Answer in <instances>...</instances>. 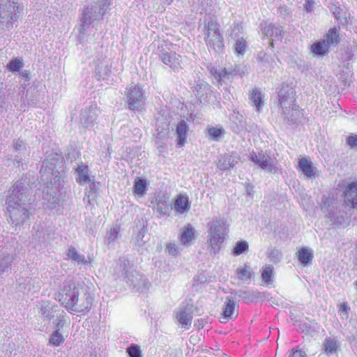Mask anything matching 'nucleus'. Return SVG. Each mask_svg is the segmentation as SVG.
<instances>
[{
  "mask_svg": "<svg viewBox=\"0 0 357 357\" xmlns=\"http://www.w3.org/2000/svg\"><path fill=\"white\" fill-rule=\"evenodd\" d=\"M126 352L130 357H143L140 347L136 344H131L126 349Z\"/></svg>",
  "mask_w": 357,
  "mask_h": 357,
  "instance_id": "obj_30",
  "label": "nucleus"
},
{
  "mask_svg": "<svg viewBox=\"0 0 357 357\" xmlns=\"http://www.w3.org/2000/svg\"><path fill=\"white\" fill-rule=\"evenodd\" d=\"M166 252L172 256H176L179 253V248L174 243H167L166 244Z\"/></svg>",
  "mask_w": 357,
  "mask_h": 357,
  "instance_id": "obj_35",
  "label": "nucleus"
},
{
  "mask_svg": "<svg viewBox=\"0 0 357 357\" xmlns=\"http://www.w3.org/2000/svg\"><path fill=\"white\" fill-rule=\"evenodd\" d=\"M249 245L247 241H240L236 243L232 250V255L234 256H238L244 252L248 250Z\"/></svg>",
  "mask_w": 357,
  "mask_h": 357,
  "instance_id": "obj_27",
  "label": "nucleus"
},
{
  "mask_svg": "<svg viewBox=\"0 0 357 357\" xmlns=\"http://www.w3.org/2000/svg\"><path fill=\"white\" fill-rule=\"evenodd\" d=\"M264 31L266 35H270V36H273L274 31L275 33V36H278L279 38L282 37V27L281 26H275L273 24H270L269 25L266 26L264 29Z\"/></svg>",
  "mask_w": 357,
  "mask_h": 357,
  "instance_id": "obj_28",
  "label": "nucleus"
},
{
  "mask_svg": "<svg viewBox=\"0 0 357 357\" xmlns=\"http://www.w3.org/2000/svg\"><path fill=\"white\" fill-rule=\"evenodd\" d=\"M273 270L271 266H266L261 270V278L264 282L271 284L273 282Z\"/></svg>",
  "mask_w": 357,
  "mask_h": 357,
  "instance_id": "obj_31",
  "label": "nucleus"
},
{
  "mask_svg": "<svg viewBox=\"0 0 357 357\" xmlns=\"http://www.w3.org/2000/svg\"><path fill=\"white\" fill-rule=\"evenodd\" d=\"M162 1L164 2H168V3H171L172 1V0H162Z\"/></svg>",
  "mask_w": 357,
  "mask_h": 357,
  "instance_id": "obj_44",
  "label": "nucleus"
},
{
  "mask_svg": "<svg viewBox=\"0 0 357 357\" xmlns=\"http://www.w3.org/2000/svg\"><path fill=\"white\" fill-rule=\"evenodd\" d=\"M347 144L351 147H357V135H351L346 138Z\"/></svg>",
  "mask_w": 357,
  "mask_h": 357,
  "instance_id": "obj_38",
  "label": "nucleus"
},
{
  "mask_svg": "<svg viewBox=\"0 0 357 357\" xmlns=\"http://www.w3.org/2000/svg\"><path fill=\"white\" fill-rule=\"evenodd\" d=\"M326 42L331 45H336L340 42V31L335 26L330 28L326 37Z\"/></svg>",
  "mask_w": 357,
  "mask_h": 357,
  "instance_id": "obj_19",
  "label": "nucleus"
},
{
  "mask_svg": "<svg viewBox=\"0 0 357 357\" xmlns=\"http://www.w3.org/2000/svg\"><path fill=\"white\" fill-rule=\"evenodd\" d=\"M198 236V232L191 224L184 225L178 235V238L184 245H190L194 243Z\"/></svg>",
  "mask_w": 357,
  "mask_h": 357,
  "instance_id": "obj_7",
  "label": "nucleus"
},
{
  "mask_svg": "<svg viewBox=\"0 0 357 357\" xmlns=\"http://www.w3.org/2000/svg\"><path fill=\"white\" fill-rule=\"evenodd\" d=\"M213 75H214L215 78L218 82H220L226 77V75H227V72L226 69H222L219 71H215Z\"/></svg>",
  "mask_w": 357,
  "mask_h": 357,
  "instance_id": "obj_39",
  "label": "nucleus"
},
{
  "mask_svg": "<svg viewBox=\"0 0 357 357\" xmlns=\"http://www.w3.org/2000/svg\"><path fill=\"white\" fill-rule=\"evenodd\" d=\"M312 52L317 56H323L330 52V45L325 39L314 43L310 46Z\"/></svg>",
  "mask_w": 357,
  "mask_h": 357,
  "instance_id": "obj_17",
  "label": "nucleus"
},
{
  "mask_svg": "<svg viewBox=\"0 0 357 357\" xmlns=\"http://www.w3.org/2000/svg\"><path fill=\"white\" fill-rule=\"evenodd\" d=\"M314 2L313 0H306L304 4V8L307 12H312L313 10V5Z\"/></svg>",
  "mask_w": 357,
  "mask_h": 357,
  "instance_id": "obj_40",
  "label": "nucleus"
},
{
  "mask_svg": "<svg viewBox=\"0 0 357 357\" xmlns=\"http://www.w3.org/2000/svg\"><path fill=\"white\" fill-rule=\"evenodd\" d=\"M128 108L132 111H140L145 105V91L137 84L127 88L126 92Z\"/></svg>",
  "mask_w": 357,
  "mask_h": 357,
  "instance_id": "obj_5",
  "label": "nucleus"
},
{
  "mask_svg": "<svg viewBox=\"0 0 357 357\" xmlns=\"http://www.w3.org/2000/svg\"><path fill=\"white\" fill-rule=\"evenodd\" d=\"M344 202L351 208L357 207V182L349 183L344 191Z\"/></svg>",
  "mask_w": 357,
  "mask_h": 357,
  "instance_id": "obj_12",
  "label": "nucleus"
},
{
  "mask_svg": "<svg viewBox=\"0 0 357 357\" xmlns=\"http://www.w3.org/2000/svg\"><path fill=\"white\" fill-rule=\"evenodd\" d=\"M209 243L208 250L211 254H217L225 240L227 225L225 220H214L208 223Z\"/></svg>",
  "mask_w": 357,
  "mask_h": 357,
  "instance_id": "obj_3",
  "label": "nucleus"
},
{
  "mask_svg": "<svg viewBox=\"0 0 357 357\" xmlns=\"http://www.w3.org/2000/svg\"><path fill=\"white\" fill-rule=\"evenodd\" d=\"M22 190V188L17 184L12 187V193L6 200L7 210L10 213L15 209H19L21 206L22 199L20 198V196L23 194Z\"/></svg>",
  "mask_w": 357,
  "mask_h": 357,
  "instance_id": "obj_8",
  "label": "nucleus"
},
{
  "mask_svg": "<svg viewBox=\"0 0 357 357\" xmlns=\"http://www.w3.org/2000/svg\"><path fill=\"white\" fill-rule=\"evenodd\" d=\"M342 11V9L340 7L335 8L333 14L335 15L336 19L340 20L341 18L340 16V12Z\"/></svg>",
  "mask_w": 357,
  "mask_h": 357,
  "instance_id": "obj_42",
  "label": "nucleus"
},
{
  "mask_svg": "<svg viewBox=\"0 0 357 357\" xmlns=\"http://www.w3.org/2000/svg\"><path fill=\"white\" fill-rule=\"evenodd\" d=\"M208 130L209 135L213 137L215 140H218V138L221 137L223 132L222 128H219L217 127H208Z\"/></svg>",
  "mask_w": 357,
  "mask_h": 357,
  "instance_id": "obj_36",
  "label": "nucleus"
},
{
  "mask_svg": "<svg viewBox=\"0 0 357 357\" xmlns=\"http://www.w3.org/2000/svg\"><path fill=\"white\" fill-rule=\"evenodd\" d=\"M204 41L208 51L219 53L225 50L224 38L220 31L219 23L213 18L204 26Z\"/></svg>",
  "mask_w": 357,
  "mask_h": 357,
  "instance_id": "obj_2",
  "label": "nucleus"
},
{
  "mask_svg": "<svg viewBox=\"0 0 357 357\" xmlns=\"http://www.w3.org/2000/svg\"><path fill=\"white\" fill-rule=\"evenodd\" d=\"M60 294L61 297L59 298V301L71 314L84 315L91 307L92 298L86 294L79 297L75 287L69 289L64 288Z\"/></svg>",
  "mask_w": 357,
  "mask_h": 357,
  "instance_id": "obj_1",
  "label": "nucleus"
},
{
  "mask_svg": "<svg viewBox=\"0 0 357 357\" xmlns=\"http://www.w3.org/2000/svg\"><path fill=\"white\" fill-rule=\"evenodd\" d=\"M247 44L243 38L238 40L235 43V52L238 54H244L246 52Z\"/></svg>",
  "mask_w": 357,
  "mask_h": 357,
  "instance_id": "obj_33",
  "label": "nucleus"
},
{
  "mask_svg": "<svg viewBox=\"0 0 357 357\" xmlns=\"http://www.w3.org/2000/svg\"><path fill=\"white\" fill-rule=\"evenodd\" d=\"M148 182L146 178L137 177L134 181L132 194L137 198L143 197L147 192Z\"/></svg>",
  "mask_w": 357,
  "mask_h": 357,
  "instance_id": "obj_15",
  "label": "nucleus"
},
{
  "mask_svg": "<svg viewBox=\"0 0 357 357\" xmlns=\"http://www.w3.org/2000/svg\"><path fill=\"white\" fill-rule=\"evenodd\" d=\"M189 126L185 121L181 120L176 126L177 145L183 147L187 142L188 132Z\"/></svg>",
  "mask_w": 357,
  "mask_h": 357,
  "instance_id": "obj_14",
  "label": "nucleus"
},
{
  "mask_svg": "<svg viewBox=\"0 0 357 357\" xmlns=\"http://www.w3.org/2000/svg\"><path fill=\"white\" fill-rule=\"evenodd\" d=\"M251 160L263 169L271 170L274 167L273 161L270 157L262 152L258 155L255 153L251 154Z\"/></svg>",
  "mask_w": 357,
  "mask_h": 357,
  "instance_id": "obj_13",
  "label": "nucleus"
},
{
  "mask_svg": "<svg viewBox=\"0 0 357 357\" xmlns=\"http://www.w3.org/2000/svg\"><path fill=\"white\" fill-rule=\"evenodd\" d=\"M23 66V63L18 59H13L8 65V68L13 72L19 71Z\"/></svg>",
  "mask_w": 357,
  "mask_h": 357,
  "instance_id": "obj_34",
  "label": "nucleus"
},
{
  "mask_svg": "<svg viewBox=\"0 0 357 357\" xmlns=\"http://www.w3.org/2000/svg\"><path fill=\"white\" fill-rule=\"evenodd\" d=\"M193 305L186 303L179 307L176 312V319L182 328L188 330L190 328L193 319Z\"/></svg>",
  "mask_w": 357,
  "mask_h": 357,
  "instance_id": "obj_6",
  "label": "nucleus"
},
{
  "mask_svg": "<svg viewBox=\"0 0 357 357\" xmlns=\"http://www.w3.org/2000/svg\"><path fill=\"white\" fill-rule=\"evenodd\" d=\"M191 208V202L187 193H181L176 196L173 202V208L178 213L188 212Z\"/></svg>",
  "mask_w": 357,
  "mask_h": 357,
  "instance_id": "obj_10",
  "label": "nucleus"
},
{
  "mask_svg": "<svg viewBox=\"0 0 357 357\" xmlns=\"http://www.w3.org/2000/svg\"><path fill=\"white\" fill-rule=\"evenodd\" d=\"M236 274L240 280L250 281L252 277V271L249 266H240L236 268Z\"/></svg>",
  "mask_w": 357,
  "mask_h": 357,
  "instance_id": "obj_23",
  "label": "nucleus"
},
{
  "mask_svg": "<svg viewBox=\"0 0 357 357\" xmlns=\"http://www.w3.org/2000/svg\"><path fill=\"white\" fill-rule=\"evenodd\" d=\"M76 181L80 185L91 183V180L89 174V168L87 165H80L76 169Z\"/></svg>",
  "mask_w": 357,
  "mask_h": 357,
  "instance_id": "obj_18",
  "label": "nucleus"
},
{
  "mask_svg": "<svg viewBox=\"0 0 357 357\" xmlns=\"http://www.w3.org/2000/svg\"><path fill=\"white\" fill-rule=\"evenodd\" d=\"M161 61L171 68H178L180 66L181 56L176 52H162L160 56Z\"/></svg>",
  "mask_w": 357,
  "mask_h": 357,
  "instance_id": "obj_16",
  "label": "nucleus"
},
{
  "mask_svg": "<svg viewBox=\"0 0 357 357\" xmlns=\"http://www.w3.org/2000/svg\"><path fill=\"white\" fill-rule=\"evenodd\" d=\"M251 99L253 100L255 106L258 112H261L264 102L262 100V93L261 91L255 89L251 91Z\"/></svg>",
  "mask_w": 357,
  "mask_h": 357,
  "instance_id": "obj_22",
  "label": "nucleus"
},
{
  "mask_svg": "<svg viewBox=\"0 0 357 357\" xmlns=\"http://www.w3.org/2000/svg\"><path fill=\"white\" fill-rule=\"evenodd\" d=\"M236 162L231 155L224 156L219 160L218 167L222 171H225L230 167H234Z\"/></svg>",
  "mask_w": 357,
  "mask_h": 357,
  "instance_id": "obj_21",
  "label": "nucleus"
},
{
  "mask_svg": "<svg viewBox=\"0 0 357 357\" xmlns=\"http://www.w3.org/2000/svg\"><path fill=\"white\" fill-rule=\"evenodd\" d=\"M298 260L303 264H307L313 258L312 251L306 248H301L297 252Z\"/></svg>",
  "mask_w": 357,
  "mask_h": 357,
  "instance_id": "obj_24",
  "label": "nucleus"
},
{
  "mask_svg": "<svg viewBox=\"0 0 357 357\" xmlns=\"http://www.w3.org/2000/svg\"><path fill=\"white\" fill-rule=\"evenodd\" d=\"M120 227L117 226L116 227L110 228V229L107 232L105 238L107 242V243H111L114 241H115L119 236V231H120Z\"/></svg>",
  "mask_w": 357,
  "mask_h": 357,
  "instance_id": "obj_29",
  "label": "nucleus"
},
{
  "mask_svg": "<svg viewBox=\"0 0 357 357\" xmlns=\"http://www.w3.org/2000/svg\"><path fill=\"white\" fill-rule=\"evenodd\" d=\"M68 256L69 258L77 261V262H83L85 261V258L83 255H81L78 253L77 250L73 248L70 247L68 252Z\"/></svg>",
  "mask_w": 357,
  "mask_h": 357,
  "instance_id": "obj_32",
  "label": "nucleus"
},
{
  "mask_svg": "<svg viewBox=\"0 0 357 357\" xmlns=\"http://www.w3.org/2000/svg\"><path fill=\"white\" fill-rule=\"evenodd\" d=\"M338 307H339V312H340L347 313L348 310H349V306L345 303H340L338 305Z\"/></svg>",
  "mask_w": 357,
  "mask_h": 357,
  "instance_id": "obj_41",
  "label": "nucleus"
},
{
  "mask_svg": "<svg viewBox=\"0 0 357 357\" xmlns=\"http://www.w3.org/2000/svg\"><path fill=\"white\" fill-rule=\"evenodd\" d=\"M203 322H204V321L202 319L197 320V323L199 324V325H202V326H203Z\"/></svg>",
  "mask_w": 357,
  "mask_h": 357,
  "instance_id": "obj_43",
  "label": "nucleus"
},
{
  "mask_svg": "<svg viewBox=\"0 0 357 357\" xmlns=\"http://www.w3.org/2000/svg\"><path fill=\"white\" fill-rule=\"evenodd\" d=\"M2 12L0 10V15H1Z\"/></svg>",
  "mask_w": 357,
  "mask_h": 357,
  "instance_id": "obj_45",
  "label": "nucleus"
},
{
  "mask_svg": "<svg viewBox=\"0 0 357 357\" xmlns=\"http://www.w3.org/2000/svg\"><path fill=\"white\" fill-rule=\"evenodd\" d=\"M289 357H307V356L304 351L297 347L289 351Z\"/></svg>",
  "mask_w": 357,
  "mask_h": 357,
  "instance_id": "obj_37",
  "label": "nucleus"
},
{
  "mask_svg": "<svg viewBox=\"0 0 357 357\" xmlns=\"http://www.w3.org/2000/svg\"><path fill=\"white\" fill-rule=\"evenodd\" d=\"M297 170L303 172L308 178H314L316 176L315 168L308 157L301 156L299 158Z\"/></svg>",
  "mask_w": 357,
  "mask_h": 357,
  "instance_id": "obj_11",
  "label": "nucleus"
},
{
  "mask_svg": "<svg viewBox=\"0 0 357 357\" xmlns=\"http://www.w3.org/2000/svg\"><path fill=\"white\" fill-rule=\"evenodd\" d=\"M323 347H324L326 354L328 356L336 354L338 350L337 342L331 337H326L324 340L323 342Z\"/></svg>",
  "mask_w": 357,
  "mask_h": 357,
  "instance_id": "obj_20",
  "label": "nucleus"
},
{
  "mask_svg": "<svg viewBox=\"0 0 357 357\" xmlns=\"http://www.w3.org/2000/svg\"><path fill=\"white\" fill-rule=\"evenodd\" d=\"M296 99L294 88L289 84L283 83L278 92V101L284 114H290V109L298 110L299 105L296 103Z\"/></svg>",
  "mask_w": 357,
  "mask_h": 357,
  "instance_id": "obj_4",
  "label": "nucleus"
},
{
  "mask_svg": "<svg viewBox=\"0 0 357 357\" xmlns=\"http://www.w3.org/2000/svg\"><path fill=\"white\" fill-rule=\"evenodd\" d=\"M65 341V337L60 332L59 329L53 331L49 340L48 345L53 347H59Z\"/></svg>",
  "mask_w": 357,
  "mask_h": 357,
  "instance_id": "obj_25",
  "label": "nucleus"
},
{
  "mask_svg": "<svg viewBox=\"0 0 357 357\" xmlns=\"http://www.w3.org/2000/svg\"><path fill=\"white\" fill-rule=\"evenodd\" d=\"M238 314V311L234 301L231 298L227 297L222 308L221 322L226 323L230 319H235Z\"/></svg>",
  "mask_w": 357,
  "mask_h": 357,
  "instance_id": "obj_9",
  "label": "nucleus"
},
{
  "mask_svg": "<svg viewBox=\"0 0 357 357\" xmlns=\"http://www.w3.org/2000/svg\"><path fill=\"white\" fill-rule=\"evenodd\" d=\"M154 209H155L158 211L160 216H162L167 214L169 211V206L167 201L164 198L156 199Z\"/></svg>",
  "mask_w": 357,
  "mask_h": 357,
  "instance_id": "obj_26",
  "label": "nucleus"
}]
</instances>
